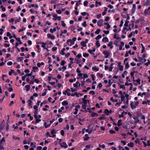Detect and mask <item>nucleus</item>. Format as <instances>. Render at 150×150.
<instances>
[{
	"label": "nucleus",
	"mask_w": 150,
	"mask_h": 150,
	"mask_svg": "<svg viewBox=\"0 0 150 150\" xmlns=\"http://www.w3.org/2000/svg\"><path fill=\"white\" fill-rule=\"evenodd\" d=\"M88 2L87 1H84L83 2V5L85 6H87L88 5Z\"/></svg>",
	"instance_id": "obj_55"
},
{
	"label": "nucleus",
	"mask_w": 150,
	"mask_h": 150,
	"mask_svg": "<svg viewBox=\"0 0 150 150\" xmlns=\"http://www.w3.org/2000/svg\"><path fill=\"white\" fill-rule=\"evenodd\" d=\"M104 25H107V27H106V28L107 29L110 28V25L107 22L105 23H104Z\"/></svg>",
	"instance_id": "obj_26"
},
{
	"label": "nucleus",
	"mask_w": 150,
	"mask_h": 150,
	"mask_svg": "<svg viewBox=\"0 0 150 150\" xmlns=\"http://www.w3.org/2000/svg\"><path fill=\"white\" fill-rule=\"evenodd\" d=\"M145 65L146 66H148L150 64V61L149 59L147 60V62L145 63Z\"/></svg>",
	"instance_id": "obj_53"
},
{
	"label": "nucleus",
	"mask_w": 150,
	"mask_h": 150,
	"mask_svg": "<svg viewBox=\"0 0 150 150\" xmlns=\"http://www.w3.org/2000/svg\"><path fill=\"white\" fill-rule=\"evenodd\" d=\"M60 145L62 147L64 148H67L68 147V145L66 143L64 142H62L61 143H60Z\"/></svg>",
	"instance_id": "obj_7"
},
{
	"label": "nucleus",
	"mask_w": 150,
	"mask_h": 150,
	"mask_svg": "<svg viewBox=\"0 0 150 150\" xmlns=\"http://www.w3.org/2000/svg\"><path fill=\"white\" fill-rule=\"evenodd\" d=\"M41 44H42V47L43 48H46V43L44 42H42Z\"/></svg>",
	"instance_id": "obj_52"
},
{
	"label": "nucleus",
	"mask_w": 150,
	"mask_h": 150,
	"mask_svg": "<svg viewBox=\"0 0 150 150\" xmlns=\"http://www.w3.org/2000/svg\"><path fill=\"white\" fill-rule=\"evenodd\" d=\"M104 112L107 115H109L110 113H111V112H110V111L107 109H105Z\"/></svg>",
	"instance_id": "obj_21"
},
{
	"label": "nucleus",
	"mask_w": 150,
	"mask_h": 150,
	"mask_svg": "<svg viewBox=\"0 0 150 150\" xmlns=\"http://www.w3.org/2000/svg\"><path fill=\"white\" fill-rule=\"evenodd\" d=\"M81 45L83 47H85L86 46V44L84 42V41H82L81 42Z\"/></svg>",
	"instance_id": "obj_46"
},
{
	"label": "nucleus",
	"mask_w": 150,
	"mask_h": 150,
	"mask_svg": "<svg viewBox=\"0 0 150 150\" xmlns=\"http://www.w3.org/2000/svg\"><path fill=\"white\" fill-rule=\"evenodd\" d=\"M31 7H34L35 8H38V6L37 4H31L29 6L30 8Z\"/></svg>",
	"instance_id": "obj_24"
},
{
	"label": "nucleus",
	"mask_w": 150,
	"mask_h": 150,
	"mask_svg": "<svg viewBox=\"0 0 150 150\" xmlns=\"http://www.w3.org/2000/svg\"><path fill=\"white\" fill-rule=\"evenodd\" d=\"M80 83L79 82V81H77L76 83H74L73 84L74 87L77 88L78 87V86H80Z\"/></svg>",
	"instance_id": "obj_19"
},
{
	"label": "nucleus",
	"mask_w": 150,
	"mask_h": 150,
	"mask_svg": "<svg viewBox=\"0 0 150 150\" xmlns=\"http://www.w3.org/2000/svg\"><path fill=\"white\" fill-rule=\"evenodd\" d=\"M97 74L101 78H102L103 76V74H100V73H98Z\"/></svg>",
	"instance_id": "obj_61"
},
{
	"label": "nucleus",
	"mask_w": 150,
	"mask_h": 150,
	"mask_svg": "<svg viewBox=\"0 0 150 150\" xmlns=\"http://www.w3.org/2000/svg\"><path fill=\"white\" fill-rule=\"evenodd\" d=\"M62 104L64 106H65L68 104V103L67 101L64 100L62 102Z\"/></svg>",
	"instance_id": "obj_25"
},
{
	"label": "nucleus",
	"mask_w": 150,
	"mask_h": 150,
	"mask_svg": "<svg viewBox=\"0 0 150 150\" xmlns=\"http://www.w3.org/2000/svg\"><path fill=\"white\" fill-rule=\"evenodd\" d=\"M100 31V30L99 29H98L95 31V33L96 34H99Z\"/></svg>",
	"instance_id": "obj_54"
},
{
	"label": "nucleus",
	"mask_w": 150,
	"mask_h": 150,
	"mask_svg": "<svg viewBox=\"0 0 150 150\" xmlns=\"http://www.w3.org/2000/svg\"><path fill=\"white\" fill-rule=\"evenodd\" d=\"M67 66H63L62 67H59L58 69V70L59 71H64L66 69Z\"/></svg>",
	"instance_id": "obj_15"
},
{
	"label": "nucleus",
	"mask_w": 150,
	"mask_h": 150,
	"mask_svg": "<svg viewBox=\"0 0 150 150\" xmlns=\"http://www.w3.org/2000/svg\"><path fill=\"white\" fill-rule=\"evenodd\" d=\"M25 28L24 27H22L21 28V29H20L19 30H18V32H22L23 31L25 30Z\"/></svg>",
	"instance_id": "obj_39"
},
{
	"label": "nucleus",
	"mask_w": 150,
	"mask_h": 150,
	"mask_svg": "<svg viewBox=\"0 0 150 150\" xmlns=\"http://www.w3.org/2000/svg\"><path fill=\"white\" fill-rule=\"evenodd\" d=\"M109 39L107 37L103 38L102 39V41L105 43H106L109 42Z\"/></svg>",
	"instance_id": "obj_17"
},
{
	"label": "nucleus",
	"mask_w": 150,
	"mask_h": 150,
	"mask_svg": "<svg viewBox=\"0 0 150 150\" xmlns=\"http://www.w3.org/2000/svg\"><path fill=\"white\" fill-rule=\"evenodd\" d=\"M124 43L123 42H120V45L119 46V50H124V49H122L123 47H124Z\"/></svg>",
	"instance_id": "obj_12"
},
{
	"label": "nucleus",
	"mask_w": 150,
	"mask_h": 150,
	"mask_svg": "<svg viewBox=\"0 0 150 150\" xmlns=\"http://www.w3.org/2000/svg\"><path fill=\"white\" fill-rule=\"evenodd\" d=\"M129 21L127 20H126L125 21V23L124 24V26L125 27H127L128 26V23Z\"/></svg>",
	"instance_id": "obj_32"
},
{
	"label": "nucleus",
	"mask_w": 150,
	"mask_h": 150,
	"mask_svg": "<svg viewBox=\"0 0 150 150\" xmlns=\"http://www.w3.org/2000/svg\"><path fill=\"white\" fill-rule=\"evenodd\" d=\"M84 140L86 141L88 140L89 139V137L88 136L87 134H85L84 137Z\"/></svg>",
	"instance_id": "obj_29"
},
{
	"label": "nucleus",
	"mask_w": 150,
	"mask_h": 150,
	"mask_svg": "<svg viewBox=\"0 0 150 150\" xmlns=\"http://www.w3.org/2000/svg\"><path fill=\"white\" fill-rule=\"evenodd\" d=\"M35 144L36 143L35 142H31L30 143V146L32 148H35L36 147Z\"/></svg>",
	"instance_id": "obj_23"
},
{
	"label": "nucleus",
	"mask_w": 150,
	"mask_h": 150,
	"mask_svg": "<svg viewBox=\"0 0 150 150\" xmlns=\"http://www.w3.org/2000/svg\"><path fill=\"white\" fill-rule=\"evenodd\" d=\"M67 43L68 45L71 46L73 45L74 44V42L70 39L68 40L67 41Z\"/></svg>",
	"instance_id": "obj_4"
},
{
	"label": "nucleus",
	"mask_w": 150,
	"mask_h": 150,
	"mask_svg": "<svg viewBox=\"0 0 150 150\" xmlns=\"http://www.w3.org/2000/svg\"><path fill=\"white\" fill-rule=\"evenodd\" d=\"M92 69L93 71H97L99 70V69L96 67H92Z\"/></svg>",
	"instance_id": "obj_27"
},
{
	"label": "nucleus",
	"mask_w": 150,
	"mask_h": 150,
	"mask_svg": "<svg viewBox=\"0 0 150 150\" xmlns=\"http://www.w3.org/2000/svg\"><path fill=\"white\" fill-rule=\"evenodd\" d=\"M103 53L104 54L106 58H108L110 54V52L108 50L103 51Z\"/></svg>",
	"instance_id": "obj_3"
},
{
	"label": "nucleus",
	"mask_w": 150,
	"mask_h": 150,
	"mask_svg": "<svg viewBox=\"0 0 150 150\" xmlns=\"http://www.w3.org/2000/svg\"><path fill=\"white\" fill-rule=\"evenodd\" d=\"M129 67V66L128 62H127L125 64V68L126 69H127Z\"/></svg>",
	"instance_id": "obj_42"
},
{
	"label": "nucleus",
	"mask_w": 150,
	"mask_h": 150,
	"mask_svg": "<svg viewBox=\"0 0 150 150\" xmlns=\"http://www.w3.org/2000/svg\"><path fill=\"white\" fill-rule=\"evenodd\" d=\"M66 63V62L64 60H62L61 61V65L62 66H64Z\"/></svg>",
	"instance_id": "obj_50"
},
{
	"label": "nucleus",
	"mask_w": 150,
	"mask_h": 150,
	"mask_svg": "<svg viewBox=\"0 0 150 150\" xmlns=\"http://www.w3.org/2000/svg\"><path fill=\"white\" fill-rule=\"evenodd\" d=\"M129 54L131 55H134V52H132V53H131V50H129L128 51H126L125 55V57H127L129 56Z\"/></svg>",
	"instance_id": "obj_6"
},
{
	"label": "nucleus",
	"mask_w": 150,
	"mask_h": 150,
	"mask_svg": "<svg viewBox=\"0 0 150 150\" xmlns=\"http://www.w3.org/2000/svg\"><path fill=\"white\" fill-rule=\"evenodd\" d=\"M120 98L121 99V101L122 102L124 100V99L126 98V99H127L129 98V95L128 94L126 93L125 92H123V94L120 96Z\"/></svg>",
	"instance_id": "obj_2"
},
{
	"label": "nucleus",
	"mask_w": 150,
	"mask_h": 150,
	"mask_svg": "<svg viewBox=\"0 0 150 150\" xmlns=\"http://www.w3.org/2000/svg\"><path fill=\"white\" fill-rule=\"evenodd\" d=\"M139 104V102L136 101L135 102H132L130 104L131 108L132 109H135Z\"/></svg>",
	"instance_id": "obj_1"
},
{
	"label": "nucleus",
	"mask_w": 150,
	"mask_h": 150,
	"mask_svg": "<svg viewBox=\"0 0 150 150\" xmlns=\"http://www.w3.org/2000/svg\"><path fill=\"white\" fill-rule=\"evenodd\" d=\"M103 20L102 19H100L97 22V25L98 26L100 27L101 26L103 25Z\"/></svg>",
	"instance_id": "obj_10"
},
{
	"label": "nucleus",
	"mask_w": 150,
	"mask_h": 150,
	"mask_svg": "<svg viewBox=\"0 0 150 150\" xmlns=\"http://www.w3.org/2000/svg\"><path fill=\"white\" fill-rule=\"evenodd\" d=\"M63 93L65 95L67 94L68 96H69L71 95L70 93H68L67 90H66L64 92H63Z\"/></svg>",
	"instance_id": "obj_28"
},
{
	"label": "nucleus",
	"mask_w": 150,
	"mask_h": 150,
	"mask_svg": "<svg viewBox=\"0 0 150 150\" xmlns=\"http://www.w3.org/2000/svg\"><path fill=\"white\" fill-rule=\"evenodd\" d=\"M33 101L30 100H28L27 102L28 104V105L30 107V108H32V103Z\"/></svg>",
	"instance_id": "obj_14"
},
{
	"label": "nucleus",
	"mask_w": 150,
	"mask_h": 150,
	"mask_svg": "<svg viewBox=\"0 0 150 150\" xmlns=\"http://www.w3.org/2000/svg\"><path fill=\"white\" fill-rule=\"evenodd\" d=\"M127 146H129V147H132L134 146V143L132 142H130V143H128L127 144Z\"/></svg>",
	"instance_id": "obj_34"
},
{
	"label": "nucleus",
	"mask_w": 150,
	"mask_h": 150,
	"mask_svg": "<svg viewBox=\"0 0 150 150\" xmlns=\"http://www.w3.org/2000/svg\"><path fill=\"white\" fill-rule=\"evenodd\" d=\"M118 67L119 68V69L120 71H122L123 69V66L121 65V63L120 62L118 63Z\"/></svg>",
	"instance_id": "obj_8"
},
{
	"label": "nucleus",
	"mask_w": 150,
	"mask_h": 150,
	"mask_svg": "<svg viewBox=\"0 0 150 150\" xmlns=\"http://www.w3.org/2000/svg\"><path fill=\"white\" fill-rule=\"evenodd\" d=\"M99 42V40H97L96 41V46L98 47H100V44Z\"/></svg>",
	"instance_id": "obj_35"
},
{
	"label": "nucleus",
	"mask_w": 150,
	"mask_h": 150,
	"mask_svg": "<svg viewBox=\"0 0 150 150\" xmlns=\"http://www.w3.org/2000/svg\"><path fill=\"white\" fill-rule=\"evenodd\" d=\"M5 139L4 137H3L2 138L1 140L0 141V143L1 144L5 142Z\"/></svg>",
	"instance_id": "obj_41"
},
{
	"label": "nucleus",
	"mask_w": 150,
	"mask_h": 150,
	"mask_svg": "<svg viewBox=\"0 0 150 150\" xmlns=\"http://www.w3.org/2000/svg\"><path fill=\"white\" fill-rule=\"evenodd\" d=\"M126 81L130 82L131 81L130 79L129 78V77L128 76H127L126 77Z\"/></svg>",
	"instance_id": "obj_64"
},
{
	"label": "nucleus",
	"mask_w": 150,
	"mask_h": 150,
	"mask_svg": "<svg viewBox=\"0 0 150 150\" xmlns=\"http://www.w3.org/2000/svg\"><path fill=\"white\" fill-rule=\"evenodd\" d=\"M66 49L65 48L62 49L61 52V54L62 55H64L65 54V53L64 52V51Z\"/></svg>",
	"instance_id": "obj_37"
},
{
	"label": "nucleus",
	"mask_w": 150,
	"mask_h": 150,
	"mask_svg": "<svg viewBox=\"0 0 150 150\" xmlns=\"http://www.w3.org/2000/svg\"><path fill=\"white\" fill-rule=\"evenodd\" d=\"M64 108V107H62L60 109H59L58 111V112H62V110H63Z\"/></svg>",
	"instance_id": "obj_47"
},
{
	"label": "nucleus",
	"mask_w": 150,
	"mask_h": 150,
	"mask_svg": "<svg viewBox=\"0 0 150 150\" xmlns=\"http://www.w3.org/2000/svg\"><path fill=\"white\" fill-rule=\"evenodd\" d=\"M83 101V104L82 105V107L83 108L86 109V105L88 103V101H86V102H85V101Z\"/></svg>",
	"instance_id": "obj_13"
},
{
	"label": "nucleus",
	"mask_w": 150,
	"mask_h": 150,
	"mask_svg": "<svg viewBox=\"0 0 150 150\" xmlns=\"http://www.w3.org/2000/svg\"><path fill=\"white\" fill-rule=\"evenodd\" d=\"M140 80L139 79H137L136 80L135 82L134 83V84L135 86L139 85L140 84Z\"/></svg>",
	"instance_id": "obj_11"
},
{
	"label": "nucleus",
	"mask_w": 150,
	"mask_h": 150,
	"mask_svg": "<svg viewBox=\"0 0 150 150\" xmlns=\"http://www.w3.org/2000/svg\"><path fill=\"white\" fill-rule=\"evenodd\" d=\"M13 138L14 139H15V140H17V139H18V140H19L20 139V138L18 137H16L15 136H13Z\"/></svg>",
	"instance_id": "obj_60"
},
{
	"label": "nucleus",
	"mask_w": 150,
	"mask_h": 150,
	"mask_svg": "<svg viewBox=\"0 0 150 150\" xmlns=\"http://www.w3.org/2000/svg\"><path fill=\"white\" fill-rule=\"evenodd\" d=\"M25 87L26 88L27 91H28L30 89V86L29 85L25 86Z\"/></svg>",
	"instance_id": "obj_33"
},
{
	"label": "nucleus",
	"mask_w": 150,
	"mask_h": 150,
	"mask_svg": "<svg viewBox=\"0 0 150 150\" xmlns=\"http://www.w3.org/2000/svg\"><path fill=\"white\" fill-rule=\"evenodd\" d=\"M119 86H120V88H122L124 90H125L126 88L125 86V85H122L120 84L119 85Z\"/></svg>",
	"instance_id": "obj_30"
},
{
	"label": "nucleus",
	"mask_w": 150,
	"mask_h": 150,
	"mask_svg": "<svg viewBox=\"0 0 150 150\" xmlns=\"http://www.w3.org/2000/svg\"><path fill=\"white\" fill-rule=\"evenodd\" d=\"M36 119V121L35 122L36 123H38L39 122H40L41 121V120L40 119H38V118H37Z\"/></svg>",
	"instance_id": "obj_56"
},
{
	"label": "nucleus",
	"mask_w": 150,
	"mask_h": 150,
	"mask_svg": "<svg viewBox=\"0 0 150 150\" xmlns=\"http://www.w3.org/2000/svg\"><path fill=\"white\" fill-rule=\"evenodd\" d=\"M96 51L95 48H94L93 50L89 49L88 50V52L91 54H94V52H95Z\"/></svg>",
	"instance_id": "obj_16"
},
{
	"label": "nucleus",
	"mask_w": 150,
	"mask_h": 150,
	"mask_svg": "<svg viewBox=\"0 0 150 150\" xmlns=\"http://www.w3.org/2000/svg\"><path fill=\"white\" fill-rule=\"evenodd\" d=\"M0 7H1V8H2V10L3 11H4L6 10L5 8V7H4L3 5L1 6Z\"/></svg>",
	"instance_id": "obj_63"
},
{
	"label": "nucleus",
	"mask_w": 150,
	"mask_h": 150,
	"mask_svg": "<svg viewBox=\"0 0 150 150\" xmlns=\"http://www.w3.org/2000/svg\"><path fill=\"white\" fill-rule=\"evenodd\" d=\"M139 117L140 118L141 120H143V121L144 122V124H146V122L145 121V116L143 115H139Z\"/></svg>",
	"instance_id": "obj_9"
},
{
	"label": "nucleus",
	"mask_w": 150,
	"mask_h": 150,
	"mask_svg": "<svg viewBox=\"0 0 150 150\" xmlns=\"http://www.w3.org/2000/svg\"><path fill=\"white\" fill-rule=\"evenodd\" d=\"M96 6L97 7L98 6V5H101V3L100 2H98V1H96L95 2Z\"/></svg>",
	"instance_id": "obj_40"
},
{
	"label": "nucleus",
	"mask_w": 150,
	"mask_h": 150,
	"mask_svg": "<svg viewBox=\"0 0 150 150\" xmlns=\"http://www.w3.org/2000/svg\"><path fill=\"white\" fill-rule=\"evenodd\" d=\"M113 38L117 40H120L121 39L119 35L117 34L114 35L113 36Z\"/></svg>",
	"instance_id": "obj_18"
},
{
	"label": "nucleus",
	"mask_w": 150,
	"mask_h": 150,
	"mask_svg": "<svg viewBox=\"0 0 150 150\" xmlns=\"http://www.w3.org/2000/svg\"><path fill=\"white\" fill-rule=\"evenodd\" d=\"M109 132L110 134H113L115 133V131L112 129H110L109 131Z\"/></svg>",
	"instance_id": "obj_62"
},
{
	"label": "nucleus",
	"mask_w": 150,
	"mask_h": 150,
	"mask_svg": "<svg viewBox=\"0 0 150 150\" xmlns=\"http://www.w3.org/2000/svg\"><path fill=\"white\" fill-rule=\"evenodd\" d=\"M56 28H53V29H52V28H51L50 29V31L51 32V33H53L54 32H55L56 31Z\"/></svg>",
	"instance_id": "obj_38"
},
{
	"label": "nucleus",
	"mask_w": 150,
	"mask_h": 150,
	"mask_svg": "<svg viewBox=\"0 0 150 150\" xmlns=\"http://www.w3.org/2000/svg\"><path fill=\"white\" fill-rule=\"evenodd\" d=\"M144 13L145 15H150V7H149L147 9L145 10Z\"/></svg>",
	"instance_id": "obj_5"
},
{
	"label": "nucleus",
	"mask_w": 150,
	"mask_h": 150,
	"mask_svg": "<svg viewBox=\"0 0 150 150\" xmlns=\"http://www.w3.org/2000/svg\"><path fill=\"white\" fill-rule=\"evenodd\" d=\"M47 36L49 38H50L51 39L54 40L55 39V37L50 34H47Z\"/></svg>",
	"instance_id": "obj_20"
},
{
	"label": "nucleus",
	"mask_w": 150,
	"mask_h": 150,
	"mask_svg": "<svg viewBox=\"0 0 150 150\" xmlns=\"http://www.w3.org/2000/svg\"><path fill=\"white\" fill-rule=\"evenodd\" d=\"M89 55V54L88 53H84L83 54V56L84 57H87Z\"/></svg>",
	"instance_id": "obj_59"
},
{
	"label": "nucleus",
	"mask_w": 150,
	"mask_h": 150,
	"mask_svg": "<svg viewBox=\"0 0 150 150\" xmlns=\"http://www.w3.org/2000/svg\"><path fill=\"white\" fill-rule=\"evenodd\" d=\"M102 36L101 35H98V36L95 38V39L96 40H99L101 38Z\"/></svg>",
	"instance_id": "obj_43"
},
{
	"label": "nucleus",
	"mask_w": 150,
	"mask_h": 150,
	"mask_svg": "<svg viewBox=\"0 0 150 150\" xmlns=\"http://www.w3.org/2000/svg\"><path fill=\"white\" fill-rule=\"evenodd\" d=\"M57 19L58 20V21H60L61 19V17L60 16H58L57 18H53V20H56Z\"/></svg>",
	"instance_id": "obj_49"
},
{
	"label": "nucleus",
	"mask_w": 150,
	"mask_h": 150,
	"mask_svg": "<svg viewBox=\"0 0 150 150\" xmlns=\"http://www.w3.org/2000/svg\"><path fill=\"white\" fill-rule=\"evenodd\" d=\"M99 146L100 147L102 148L103 149H104L105 147V146L104 144H102L101 145L100 144H99Z\"/></svg>",
	"instance_id": "obj_57"
},
{
	"label": "nucleus",
	"mask_w": 150,
	"mask_h": 150,
	"mask_svg": "<svg viewBox=\"0 0 150 150\" xmlns=\"http://www.w3.org/2000/svg\"><path fill=\"white\" fill-rule=\"evenodd\" d=\"M112 44L113 42L112 41H110L109 42V43L108 45V47H110L111 49H112L113 47V46L112 45Z\"/></svg>",
	"instance_id": "obj_22"
},
{
	"label": "nucleus",
	"mask_w": 150,
	"mask_h": 150,
	"mask_svg": "<svg viewBox=\"0 0 150 150\" xmlns=\"http://www.w3.org/2000/svg\"><path fill=\"white\" fill-rule=\"evenodd\" d=\"M91 114V116L93 117H94V116H97V114L96 113H95L94 112H92Z\"/></svg>",
	"instance_id": "obj_51"
},
{
	"label": "nucleus",
	"mask_w": 150,
	"mask_h": 150,
	"mask_svg": "<svg viewBox=\"0 0 150 150\" xmlns=\"http://www.w3.org/2000/svg\"><path fill=\"white\" fill-rule=\"evenodd\" d=\"M51 133V134H54L56 133V131L54 129H53L52 130Z\"/></svg>",
	"instance_id": "obj_58"
},
{
	"label": "nucleus",
	"mask_w": 150,
	"mask_h": 150,
	"mask_svg": "<svg viewBox=\"0 0 150 150\" xmlns=\"http://www.w3.org/2000/svg\"><path fill=\"white\" fill-rule=\"evenodd\" d=\"M110 100L111 101H112L113 102H117L118 101V100L117 99H115V100H114L113 99V97H111L110 98Z\"/></svg>",
	"instance_id": "obj_45"
},
{
	"label": "nucleus",
	"mask_w": 150,
	"mask_h": 150,
	"mask_svg": "<svg viewBox=\"0 0 150 150\" xmlns=\"http://www.w3.org/2000/svg\"><path fill=\"white\" fill-rule=\"evenodd\" d=\"M80 108V106L79 105H78L76 106L75 108V111L78 112V109H79Z\"/></svg>",
	"instance_id": "obj_48"
},
{
	"label": "nucleus",
	"mask_w": 150,
	"mask_h": 150,
	"mask_svg": "<svg viewBox=\"0 0 150 150\" xmlns=\"http://www.w3.org/2000/svg\"><path fill=\"white\" fill-rule=\"evenodd\" d=\"M122 121L121 120H119L118 121L117 125L118 126H120L122 125Z\"/></svg>",
	"instance_id": "obj_31"
},
{
	"label": "nucleus",
	"mask_w": 150,
	"mask_h": 150,
	"mask_svg": "<svg viewBox=\"0 0 150 150\" xmlns=\"http://www.w3.org/2000/svg\"><path fill=\"white\" fill-rule=\"evenodd\" d=\"M87 95H85L84 96L82 100L83 101H85L86 102V101H88V100H86L85 99L87 98Z\"/></svg>",
	"instance_id": "obj_44"
},
{
	"label": "nucleus",
	"mask_w": 150,
	"mask_h": 150,
	"mask_svg": "<svg viewBox=\"0 0 150 150\" xmlns=\"http://www.w3.org/2000/svg\"><path fill=\"white\" fill-rule=\"evenodd\" d=\"M44 64V63L42 62L41 63H38L37 64V66L38 67H40L41 65H43Z\"/></svg>",
	"instance_id": "obj_36"
}]
</instances>
